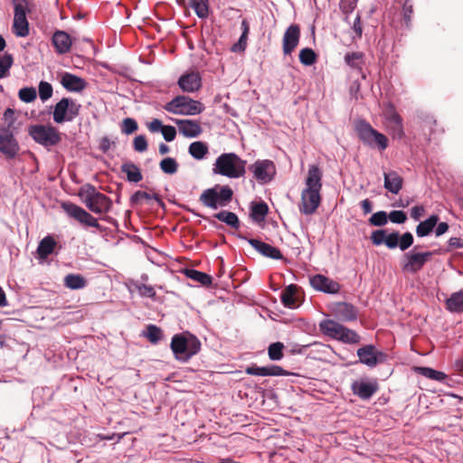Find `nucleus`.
Here are the masks:
<instances>
[{"label": "nucleus", "mask_w": 463, "mask_h": 463, "mask_svg": "<svg viewBox=\"0 0 463 463\" xmlns=\"http://www.w3.org/2000/svg\"><path fill=\"white\" fill-rule=\"evenodd\" d=\"M78 195L86 207L93 213L103 214L111 209V199L106 194L98 192L96 187L90 184L82 185L78 192Z\"/></svg>", "instance_id": "1"}, {"label": "nucleus", "mask_w": 463, "mask_h": 463, "mask_svg": "<svg viewBox=\"0 0 463 463\" xmlns=\"http://www.w3.org/2000/svg\"><path fill=\"white\" fill-rule=\"evenodd\" d=\"M213 170L229 178H240L246 173V161L235 153H223L216 158Z\"/></svg>", "instance_id": "2"}, {"label": "nucleus", "mask_w": 463, "mask_h": 463, "mask_svg": "<svg viewBox=\"0 0 463 463\" xmlns=\"http://www.w3.org/2000/svg\"><path fill=\"white\" fill-rule=\"evenodd\" d=\"M233 191L229 185L216 184L203 191L199 201L205 207L216 210L227 206L232 200Z\"/></svg>", "instance_id": "3"}, {"label": "nucleus", "mask_w": 463, "mask_h": 463, "mask_svg": "<svg viewBox=\"0 0 463 463\" xmlns=\"http://www.w3.org/2000/svg\"><path fill=\"white\" fill-rule=\"evenodd\" d=\"M170 347L177 360L187 362L200 351L201 343L196 337L187 338L177 334L173 336Z\"/></svg>", "instance_id": "4"}, {"label": "nucleus", "mask_w": 463, "mask_h": 463, "mask_svg": "<svg viewBox=\"0 0 463 463\" xmlns=\"http://www.w3.org/2000/svg\"><path fill=\"white\" fill-rule=\"evenodd\" d=\"M29 136L39 145L51 147L61 141L59 130L52 125H32L28 128Z\"/></svg>", "instance_id": "5"}, {"label": "nucleus", "mask_w": 463, "mask_h": 463, "mask_svg": "<svg viewBox=\"0 0 463 463\" xmlns=\"http://www.w3.org/2000/svg\"><path fill=\"white\" fill-rule=\"evenodd\" d=\"M164 109L175 115H198L204 109V106L197 100L187 96H177L167 102Z\"/></svg>", "instance_id": "6"}, {"label": "nucleus", "mask_w": 463, "mask_h": 463, "mask_svg": "<svg viewBox=\"0 0 463 463\" xmlns=\"http://www.w3.org/2000/svg\"><path fill=\"white\" fill-rule=\"evenodd\" d=\"M356 131L362 142L371 147L384 150L388 146V138L375 130L369 123L361 120L356 125Z\"/></svg>", "instance_id": "7"}, {"label": "nucleus", "mask_w": 463, "mask_h": 463, "mask_svg": "<svg viewBox=\"0 0 463 463\" xmlns=\"http://www.w3.org/2000/svg\"><path fill=\"white\" fill-rule=\"evenodd\" d=\"M81 105L71 98H62L54 106L52 117L57 124L71 122L79 116Z\"/></svg>", "instance_id": "8"}, {"label": "nucleus", "mask_w": 463, "mask_h": 463, "mask_svg": "<svg viewBox=\"0 0 463 463\" xmlns=\"http://www.w3.org/2000/svg\"><path fill=\"white\" fill-rule=\"evenodd\" d=\"M248 170L252 173L253 178L260 184H269L276 175V165L273 161L269 159L256 160L248 166Z\"/></svg>", "instance_id": "9"}, {"label": "nucleus", "mask_w": 463, "mask_h": 463, "mask_svg": "<svg viewBox=\"0 0 463 463\" xmlns=\"http://www.w3.org/2000/svg\"><path fill=\"white\" fill-rule=\"evenodd\" d=\"M62 208L70 217L75 219L83 226L96 228L99 232L104 231V228L99 223L98 219L82 207L72 203H65L62 204Z\"/></svg>", "instance_id": "10"}, {"label": "nucleus", "mask_w": 463, "mask_h": 463, "mask_svg": "<svg viewBox=\"0 0 463 463\" xmlns=\"http://www.w3.org/2000/svg\"><path fill=\"white\" fill-rule=\"evenodd\" d=\"M432 251L415 252L411 250L403 255L402 270L411 274L420 271L432 257Z\"/></svg>", "instance_id": "11"}, {"label": "nucleus", "mask_w": 463, "mask_h": 463, "mask_svg": "<svg viewBox=\"0 0 463 463\" xmlns=\"http://www.w3.org/2000/svg\"><path fill=\"white\" fill-rule=\"evenodd\" d=\"M357 356L359 362L368 367H375L378 364L383 363L386 359V354L378 351L373 345H366L357 350Z\"/></svg>", "instance_id": "12"}, {"label": "nucleus", "mask_w": 463, "mask_h": 463, "mask_svg": "<svg viewBox=\"0 0 463 463\" xmlns=\"http://www.w3.org/2000/svg\"><path fill=\"white\" fill-rule=\"evenodd\" d=\"M11 124L7 128L0 127V152L6 157L14 158L19 151V145L10 130Z\"/></svg>", "instance_id": "13"}, {"label": "nucleus", "mask_w": 463, "mask_h": 463, "mask_svg": "<svg viewBox=\"0 0 463 463\" xmlns=\"http://www.w3.org/2000/svg\"><path fill=\"white\" fill-rule=\"evenodd\" d=\"M320 202V191L304 189L301 193L299 211L307 215L312 214L318 208Z\"/></svg>", "instance_id": "14"}, {"label": "nucleus", "mask_w": 463, "mask_h": 463, "mask_svg": "<svg viewBox=\"0 0 463 463\" xmlns=\"http://www.w3.org/2000/svg\"><path fill=\"white\" fill-rule=\"evenodd\" d=\"M310 285L317 291L327 294H336L340 290L338 282L322 274H317L309 279Z\"/></svg>", "instance_id": "15"}, {"label": "nucleus", "mask_w": 463, "mask_h": 463, "mask_svg": "<svg viewBox=\"0 0 463 463\" xmlns=\"http://www.w3.org/2000/svg\"><path fill=\"white\" fill-rule=\"evenodd\" d=\"M13 32L18 37H26L30 33L26 10L19 5L14 8Z\"/></svg>", "instance_id": "16"}, {"label": "nucleus", "mask_w": 463, "mask_h": 463, "mask_svg": "<svg viewBox=\"0 0 463 463\" xmlns=\"http://www.w3.org/2000/svg\"><path fill=\"white\" fill-rule=\"evenodd\" d=\"M245 373L249 375L257 376H286L289 375V373L284 370L281 366L271 364L269 366H258L252 364L246 367Z\"/></svg>", "instance_id": "17"}, {"label": "nucleus", "mask_w": 463, "mask_h": 463, "mask_svg": "<svg viewBox=\"0 0 463 463\" xmlns=\"http://www.w3.org/2000/svg\"><path fill=\"white\" fill-rule=\"evenodd\" d=\"M300 29L298 24L289 25L283 35V52L289 55L299 43Z\"/></svg>", "instance_id": "18"}, {"label": "nucleus", "mask_w": 463, "mask_h": 463, "mask_svg": "<svg viewBox=\"0 0 463 463\" xmlns=\"http://www.w3.org/2000/svg\"><path fill=\"white\" fill-rule=\"evenodd\" d=\"M333 312L335 316L344 322L355 321L358 317L357 308L347 302H337L334 305Z\"/></svg>", "instance_id": "19"}, {"label": "nucleus", "mask_w": 463, "mask_h": 463, "mask_svg": "<svg viewBox=\"0 0 463 463\" xmlns=\"http://www.w3.org/2000/svg\"><path fill=\"white\" fill-rule=\"evenodd\" d=\"M351 389L360 399L369 400L378 391V383L363 380L355 381L352 383Z\"/></svg>", "instance_id": "20"}, {"label": "nucleus", "mask_w": 463, "mask_h": 463, "mask_svg": "<svg viewBox=\"0 0 463 463\" xmlns=\"http://www.w3.org/2000/svg\"><path fill=\"white\" fill-rule=\"evenodd\" d=\"M201 85L202 79L196 71L187 72L178 80V86L184 92H194L201 88Z\"/></svg>", "instance_id": "21"}, {"label": "nucleus", "mask_w": 463, "mask_h": 463, "mask_svg": "<svg viewBox=\"0 0 463 463\" xmlns=\"http://www.w3.org/2000/svg\"><path fill=\"white\" fill-rule=\"evenodd\" d=\"M247 241L250 245L252 246L262 256L272 260L283 259V256L278 248L257 239H248Z\"/></svg>", "instance_id": "22"}, {"label": "nucleus", "mask_w": 463, "mask_h": 463, "mask_svg": "<svg viewBox=\"0 0 463 463\" xmlns=\"http://www.w3.org/2000/svg\"><path fill=\"white\" fill-rule=\"evenodd\" d=\"M179 132L185 137L193 138L201 135L203 129L200 124L191 119H174Z\"/></svg>", "instance_id": "23"}, {"label": "nucleus", "mask_w": 463, "mask_h": 463, "mask_svg": "<svg viewBox=\"0 0 463 463\" xmlns=\"http://www.w3.org/2000/svg\"><path fill=\"white\" fill-rule=\"evenodd\" d=\"M52 43L58 54L69 52L72 44L71 36L66 32L61 30L54 32Z\"/></svg>", "instance_id": "24"}, {"label": "nucleus", "mask_w": 463, "mask_h": 463, "mask_svg": "<svg viewBox=\"0 0 463 463\" xmlns=\"http://www.w3.org/2000/svg\"><path fill=\"white\" fill-rule=\"evenodd\" d=\"M61 84L64 89L69 91L80 92L86 88V81L84 79L78 77L70 72H64L61 79Z\"/></svg>", "instance_id": "25"}, {"label": "nucleus", "mask_w": 463, "mask_h": 463, "mask_svg": "<svg viewBox=\"0 0 463 463\" xmlns=\"http://www.w3.org/2000/svg\"><path fill=\"white\" fill-rule=\"evenodd\" d=\"M345 326L333 319H325L319 323L320 331L326 336L339 340Z\"/></svg>", "instance_id": "26"}, {"label": "nucleus", "mask_w": 463, "mask_h": 463, "mask_svg": "<svg viewBox=\"0 0 463 463\" xmlns=\"http://www.w3.org/2000/svg\"><path fill=\"white\" fill-rule=\"evenodd\" d=\"M322 176L323 173L317 165H309L305 189L320 191L322 188Z\"/></svg>", "instance_id": "27"}, {"label": "nucleus", "mask_w": 463, "mask_h": 463, "mask_svg": "<svg viewBox=\"0 0 463 463\" xmlns=\"http://www.w3.org/2000/svg\"><path fill=\"white\" fill-rule=\"evenodd\" d=\"M387 126L393 137L402 138L403 137L402 119L394 109L390 110L387 114Z\"/></svg>", "instance_id": "28"}, {"label": "nucleus", "mask_w": 463, "mask_h": 463, "mask_svg": "<svg viewBox=\"0 0 463 463\" xmlns=\"http://www.w3.org/2000/svg\"><path fill=\"white\" fill-rule=\"evenodd\" d=\"M384 188L389 192L397 194L402 188V178L395 172L383 173Z\"/></svg>", "instance_id": "29"}, {"label": "nucleus", "mask_w": 463, "mask_h": 463, "mask_svg": "<svg viewBox=\"0 0 463 463\" xmlns=\"http://www.w3.org/2000/svg\"><path fill=\"white\" fill-rule=\"evenodd\" d=\"M345 63L352 69L357 70L362 74V79H365V74L362 71L364 65V55L361 52H347L345 55Z\"/></svg>", "instance_id": "30"}, {"label": "nucleus", "mask_w": 463, "mask_h": 463, "mask_svg": "<svg viewBox=\"0 0 463 463\" xmlns=\"http://www.w3.org/2000/svg\"><path fill=\"white\" fill-rule=\"evenodd\" d=\"M298 288L297 285L290 284L282 290L280 299L284 307L288 308H296L298 307L296 298Z\"/></svg>", "instance_id": "31"}, {"label": "nucleus", "mask_w": 463, "mask_h": 463, "mask_svg": "<svg viewBox=\"0 0 463 463\" xmlns=\"http://www.w3.org/2000/svg\"><path fill=\"white\" fill-rule=\"evenodd\" d=\"M446 308L451 313L463 312V289L454 292L446 299Z\"/></svg>", "instance_id": "32"}, {"label": "nucleus", "mask_w": 463, "mask_h": 463, "mask_svg": "<svg viewBox=\"0 0 463 463\" xmlns=\"http://www.w3.org/2000/svg\"><path fill=\"white\" fill-rule=\"evenodd\" d=\"M268 204L263 201L252 202L250 204V216L255 222H263L266 215L268 214Z\"/></svg>", "instance_id": "33"}, {"label": "nucleus", "mask_w": 463, "mask_h": 463, "mask_svg": "<svg viewBox=\"0 0 463 463\" xmlns=\"http://www.w3.org/2000/svg\"><path fill=\"white\" fill-rule=\"evenodd\" d=\"M438 222L439 216L436 214H432L427 220L420 222L416 227L417 236L425 237L429 235L438 224Z\"/></svg>", "instance_id": "34"}, {"label": "nucleus", "mask_w": 463, "mask_h": 463, "mask_svg": "<svg viewBox=\"0 0 463 463\" xmlns=\"http://www.w3.org/2000/svg\"><path fill=\"white\" fill-rule=\"evenodd\" d=\"M56 246L55 240L51 236H46L43 238L38 247H37V254L40 259L45 260L49 255H51L54 248Z\"/></svg>", "instance_id": "35"}, {"label": "nucleus", "mask_w": 463, "mask_h": 463, "mask_svg": "<svg viewBox=\"0 0 463 463\" xmlns=\"http://www.w3.org/2000/svg\"><path fill=\"white\" fill-rule=\"evenodd\" d=\"M121 171L127 175V180L130 183H138L143 179L140 169L132 162L124 163Z\"/></svg>", "instance_id": "36"}, {"label": "nucleus", "mask_w": 463, "mask_h": 463, "mask_svg": "<svg viewBox=\"0 0 463 463\" xmlns=\"http://www.w3.org/2000/svg\"><path fill=\"white\" fill-rule=\"evenodd\" d=\"M188 152L196 160H202L209 153V147L203 141H195L190 144Z\"/></svg>", "instance_id": "37"}, {"label": "nucleus", "mask_w": 463, "mask_h": 463, "mask_svg": "<svg viewBox=\"0 0 463 463\" xmlns=\"http://www.w3.org/2000/svg\"><path fill=\"white\" fill-rule=\"evenodd\" d=\"M64 286L70 289H81L86 287L87 281L80 274H68L64 277Z\"/></svg>", "instance_id": "38"}, {"label": "nucleus", "mask_w": 463, "mask_h": 463, "mask_svg": "<svg viewBox=\"0 0 463 463\" xmlns=\"http://www.w3.org/2000/svg\"><path fill=\"white\" fill-rule=\"evenodd\" d=\"M184 274L187 278L199 282L203 286H210L213 282V279L210 275L194 269H186Z\"/></svg>", "instance_id": "39"}, {"label": "nucleus", "mask_w": 463, "mask_h": 463, "mask_svg": "<svg viewBox=\"0 0 463 463\" xmlns=\"http://www.w3.org/2000/svg\"><path fill=\"white\" fill-rule=\"evenodd\" d=\"M143 335L147 338L151 344L156 345L163 338V331L157 326L150 324L146 326Z\"/></svg>", "instance_id": "40"}, {"label": "nucleus", "mask_w": 463, "mask_h": 463, "mask_svg": "<svg viewBox=\"0 0 463 463\" xmlns=\"http://www.w3.org/2000/svg\"><path fill=\"white\" fill-rule=\"evenodd\" d=\"M142 199H146V200L154 199L160 205H164L163 201L161 200V198L159 197V195L155 193L153 194H148L146 192H143V191L135 192L130 197V203L132 206L137 205L140 203Z\"/></svg>", "instance_id": "41"}, {"label": "nucleus", "mask_w": 463, "mask_h": 463, "mask_svg": "<svg viewBox=\"0 0 463 463\" xmlns=\"http://www.w3.org/2000/svg\"><path fill=\"white\" fill-rule=\"evenodd\" d=\"M190 5L199 18L205 19L208 17V0H190Z\"/></svg>", "instance_id": "42"}, {"label": "nucleus", "mask_w": 463, "mask_h": 463, "mask_svg": "<svg viewBox=\"0 0 463 463\" xmlns=\"http://www.w3.org/2000/svg\"><path fill=\"white\" fill-rule=\"evenodd\" d=\"M14 64V57L12 54L5 52L0 56V79L6 78L10 75V69Z\"/></svg>", "instance_id": "43"}, {"label": "nucleus", "mask_w": 463, "mask_h": 463, "mask_svg": "<svg viewBox=\"0 0 463 463\" xmlns=\"http://www.w3.org/2000/svg\"><path fill=\"white\" fill-rule=\"evenodd\" d=\"M416 371L426 378L438 382H443L447 378L443 372L436 371L430 367H417Z\"/></svg>", "instance_id": "44"}, {"label": "nucleus", "mask_w": 463, "mask_h": 463, "mask_svg": "<svg viewBox=\"0 0 463 463\" xmlns=\"http://www.w3.org/2000/svg\"><path fill=\"white\" fill-rule=\"evenodd\" d=\"M284 345L281 342H276L269 345L268 348L269 358L272 361H279L283 358Z\"/></svg>", "instance_id": "45"}, {"label": "nucleus", "mask_w": 463, "mask_h": 463, "mask_svg": "<svg viewBox=\"0 0 463 463\" xmlns=\"http://www.w3.org/2000/svg\"><path fill=\"white\" fill-rule=\"evenodd\" d=\"M317 55L311 48H304L299 52V61L303 65L310 66L317 61Z\"/></svg>", "instance_id": "46"}, {"label": "nucleus", "mask_w": 463, "mask_h": 463, "mask_svg": "<svg viewBox=\"0 0 463 463\" xmlns=\"http://www.w3.org/2000/svg\"><path fill=\"white\" fill-rule=\"evenodd\" d=\"M160 169L165 173L168 175H174L177 172L178 169V164L176 160L173 157H165L163 160H161L160 164Z\"/></svg>", "instance_id": "47"}, {"label": "nucleus", "mask_w": 463, "mask_h": 463, "mask_svg": "<svg viewBox=\"0 0 463 463\" xmlns=\"http://www.w3.org/2000/svg\"><path fill=\"white\" fill-rule=\"evenodd\" d=\"M360 339V335L355 331L345 326L338 341L345 344H358Z\"/></svg>", "instance_id": "48"}, {"label": "nucleus", "mask_w": 463, "mask_h": 463, "mask_svg": "<svg viewBox=\"0 0 463 463\" xmlns=\"http://www.w3.org/2000/svg\"><path fill=\"white\" fill-rule=\"evenodd\" d=\"M134 287L142 298H149L155 299L156 290L154 287L138 282L135 283Z\"/></svg>", "instance_id": "49"}, {"label": "nucleus", "mask_w": 463, "mask_h": 463, "mask_svg": "<svg viewBox=\"0 0 463 463\" xmlns=\"http://www.w3.org/2000/svg\"><path fill=\"white\" fill-rule=\"evenodd\" d=\"M121 132L125 135H131L138 128L137 122L132 118H126L121 122Z\"/></svg>", "instance_id": "50"}, {"label": "nucleus", "mask_w": 463, "mask_h": 463, "mask_svg": "<svg viewBox=\"0 0 463 463\" xmlns=\"http://www.w3.org/2000/svg\"><path fill=\"white\" fill-rule=\"evenodd\" d=\"M368 222L373 226H383L388 222V213L384 211L376 212L369 218Z\"/></svg>", "instance_id": "51"}, {"label": "nucleus", "mask_w": 463, "mask_h": 463, "mask_svg": "<svg viewBox=\"0 0 463 463\" xmlns=\"http://www.w3.org/2000/svg\"><path fill=\"white\" fill-rule=\"evenodd\" d=\"M18 96L22 101L30 103L36 99L37 92L33 87H25L19 90Z\"/></svg>", "instance_id": "52"}, {"label": "nucleus", "mask_w": 463, "mask_h": 463, "mask_svg": "<svg viewBox=\"0 0 463 463\" xmlns=\"http://www.w3.org/2000/svg\"><path fill=\"white\" fill-rule=\"evenodd\" d=\"M39 97L43 101L49 99L52 96V86L47 81H40L38 86Z\"/></svg>", "instance_id": "53"}, {"label": "nucleus", "mask_w": 463, "mask_h": 463, "mask_svg": "<svg viewBox=\"0 0 463 463\" xmlns=\"http://www.w3.org/2000/svg\"><path fill=\"white\" fill-rule=\"evenodd\" d=\"M357 2L358 0H340L339 8L345 14V21H347L348 15L356 8Z\"/></svg>", "instance_id": "54"}, {"label": "nucleus", "mask_w": 463, "mask_h": 463, "mask_svg": "<svg viewBox=\"0 0 463 463\" xmlns=\"http://www.w3.org/2000/svg\"><path fill=\"white\" fill-rule=\"evenodd\" d=\"M413 236L410 232L403 233L402 236L399 235V248L404 251L413 244Z\"/></svg>", "instance_id": "55"}, {"label": "nucleus", "mask_w": 463, "mask_h": 463, "mask_svg": "<svg viewBox=\"0 0 463 463\" xmlns=\"http://www.w3.org/2000/svg\"><path fill=\"white\" fill-rule=\"evenodd\" d=\"M386 230H376L373 231L371 234V241L373 244L379 246L381 244H384L386 241Z\"/></svg>", "instance_id": "56"}, {"label": "nucleus", "mask_w": 463, "mask_h": 463, "mask_svg": "<svg viewBox=\"0 0 463 463\" xmlns=\"http://www.w3.org/2000/svg\"><path fill=\"white\" fill-rule=\"evenodd\" d=\"M388 219L393 223H404L407 220V215L404 212L400 210L392 211L388 214Z\"/></svg>", "instance_id": "57"}, {"label": "nucleus", "mask_w": 463, "mask_h": 463, "mask_svg": "<svg viewBox=\"0 0 463 463\" xmlns=\"http://www.w3.org/2000/svg\"><path fill=\"white\" fill-rule=\"evenodd\" d=\"M133 146L137 152L142 153L147 149V141L145 136H137L133 140Z\"/></svg>", "instance_id": "58"}, {"label": "nucleus", "mask_w": 463, "mask_h": 463, "mask_svg": "<svg viewBox=\"0 0 463 463\" xmlns=\"http://www.w3.org/2000/svg\"><path fill=\"white\" fill-rule=\"evenodd\" d=\"M385 246L389 249H395L399 247V232H393L386 235Z\"/></svg>", "instance_id": "59"}, {"label": "nucleus", "mask_w": 463, "mask_h": 463, "mask_svg": "<svg viewBox=\"0 0 463 463\" xmlns=\"http://www.w3.org/2000/svg\"><path fill=\"white\" fill-rule=\"evenodd\" d=\"M161 133L165 141L171 142L175 138L176 130L173 126H164Z\"/></svg>", "instance_id": "60"}, {"label": "nucleus", "mask_w": 463, "mask_h": 463, "mask_svg": "<svg viewBox=\"0 0 463 463\" xmlns=\"http://www.w3.org/2000/svg\"><path fill=\"white\" fill-rule=\"evenodd\" d=\"M413 13V7L412 5L410 3V1L406 0L402 6V14L403 19L405 21V24L409 25L411 22V17Z\"/></svg>", "instance_id": "61"}, {"label": "nucleus", "mask_w": 463, "mask_h": 463, "mask_svg": "<svg viewBox=\"0 0 463 463\" xmlns=\"http://www.w3.org/2000/svg\"><path fill=\"white\" fill-rule=\"evenodd\" d=\"M224 223L236 230H238L241 226V222L238 216L232 212H230V214L227 216Z\"/></svg>", "instance_id": "62"}, {"label": "nucleus", "mask_w": 463, "mask_h": 463, "mask_svg": "<svg viewBox=\"0 0 463 463\" xmlns=\"http://www.w3.org/2000/svg\"><path fill=\"white\" fill-rule=\"evenodd\" d=\"M352 29H353V31L355 33V37H358V38L362 37L363 27H362V24H361V14L359 13L356 14V17H355V19L354 21Z\"/></svg>", "instance_id": "63"}, {"label": "nucleus", "mask_w": 463, "mask_h": 463, "mask_svg": "<svg viewBox=\"0 0 463 463\" xmlns=\"http://www.w3.org/2000/svg\"><path fill=\"white\" fill-rule=\"evenodd\" d=\"M147 128L150 132L152 133H156V132H161L164 125L162 124V121L157 119V118H155L153 119L152 121H150L149 123H147Z\"/></svg>", "instance_id": "64"}]
</instances>
